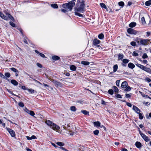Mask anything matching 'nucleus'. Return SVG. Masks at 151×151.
Segmentation results:
<instances>
[{"mask_svg":"<svg viewBox=\"0 0 151 151\" xmlns=\"http://www.w3.org/2000/svg\"><path fill=\"white\" fill-rule=\"evenodd\" d=\"M45 123L49 126H50L53 130L58 131L60 129V127L54 123L50 120L45 121Z\"/></svg>","mask_w":151,"mask_h":151,"instance_id":"f257e3e1","label":"nucleus"},{"mask_svg":"<svg viewBox=\"0 0 151 151\" xmlns=\"http://www.w3.org/2000/svg\"><path fill=\"white\" fill-rule=\"evenodd\" d=\"M75 5V2L73 1H71L68 3H66L63 5V7L64 8H68L69 11H71L72 8Z\"/></svg>","mask_w":151,"mask_h":151,"instance_id":"f03ea898","label":"nucleus"},{"mask_svg":"<svg viewBox=\"0 0 151 151\" xmlns=\"http://www.w3.org/2000/svg\"><path fill=\"white\" fill-rule=\"evenodd\" d=\"M74 9L75 11V15L78 16L80 17H83V15L82 14L80 13H83V12L85 11V9H83V8H80L79 7L78 8L75 7Z\"/></svg>","mask_w":151,"mask_h":151,"instance_id":"7ed1b4c3","label":"nucleus"},{"mask_svg":"<svg viewBox=\"0 0 151 151\" xmlns=\"http://www.w3.org/2000/svg\"><path fill=\"white\" fill-rule=\"evenodd\" d=\"M136 65L141 69L145 71L146 72L151 74V69L149 68H147V67L142 65L139 63H137L136 64Z\"/></svg>","mask_w":151,"mask_h":151,"instance_id":"20e7f679","label":"nucleus"},{"mask_svg":"<svg viewBox=\"0 0 151 151\" xmlns=\"http://www.w3.org/2000/svg\"><path fill=\"white\" fill-rule=\"evenodd\" d=\"M67 127H66L65 126L63 127V128L66 130V133L70 135H73L74 134V132L71 131L70 127L69 125L67 124Z\"/></svg>","mask_w":151,"mask_h":151,"instance_id":"39448f33","label":"nucleus"},{"mask_svg":"<svg viewBox=\"0 0 151 151\" xmlns=\"http://www.w3.org/2000/svg\"><path fill=\"white\" fill-rule=\"evenodd\" d=\"M149 42H150V40L147 39H141L140 40L139 45H147Z\"/></svg>","mask_w":151,"mask_h":151,"instance_id":"423d86ee","label":"nucleus"},{"mask_svg":"<svg viewBox=\"0 0 151 151\" xmlns=\"http://www.w3.org/2000/svg\"><path fill=\"white\" fill-rule=\"evenodd\" d=\"M100 42L101 41L100 40L97 39H95L93 40V44L94 45L98 47H99L100 46L99 45H98V44L100 43Z\"/></svg>","mask_w":151,"mask_h":151,"instance_id":"0eeeda50","label":"nucleus"},{"mask_svg":"<svg viewBox=\"0 0 151 151\" xmlns=\"http://www.w3.org/2000/svg\"><path fill=\"white\" fill-rule=\"evenodd\" d=\"M127 32L130 34H133L135 35L137 33V32L136 31L134 30V29L132 28H129L127 30Z\"/></svg>","mask_w":151,"mask_h":151,"instance_id":"6e6552de","label":"nucleus"},{"mask_svg":"<svg viewBox=\"0 0 151 151\" xmlns=\"http://www.w3.org/2000/svg\"><path fill=\"white\" fill-rule=\"evenodd\" d=\"M6 129L9 132L11 136L14 137L15 136V133L14 131L12 129L9 128H6Z\"/></svg>","mask_w":151,"mask_h":151,"instance_id":"1a4fd4ad","label":"nucleus"},{"mask_svg":"<svg viewBox=\"0 0 151 151\" xmlns=\"http://www.w3.org/2000/svg\"><path fill=\"white\" fill-rule=\"evenodd\" d=\"M141 136L146 142H148L150 140L147 136H146L143 133H141Z\"/></svg>","mask_w":151,"mask_h":151,"instance_id":"9d476101","label":"nucleus"},{"mask_svg":"<svg viewBox=\"0 0 151 151\" xmlns=\"http://www.w3.org/2000/svg\"><path fill=\"white\" fill-rule=\"evenodd\" d=\"M53 83L55 84L56 86H60L61 87L62 86V84L58 81L55 80H54L52 81Z\"/></svg>","mask_w":151,"mask_h":151,"instance_id":"9b49d317","label":"nucleus"},{"mask_svg":"<svg viewBox=\"0 0 151 151\" xmlns=\"http://www.w3.org/2000/svg\"><path fill=\"white\" fill-rule=\"evenodd\" d=\"M132 109L137 114L139 113L141 111L137 107L134 105L133 106Z\"/></svg>","mask_w":151,"mask_h":151,"instance_id":"f8f14e48","label":"nucleus"},{"mask_svg":"<svg viewBox=\"0 0 151 151\" xmlns=\"http://www.w3.org/2000/svg\"><path fill=\"white\" fill-rule=\"evenodd\" d=\"M128 86V83L127 81L123 82L121 84V87L123 88H126Z\"/></svg>","mask_w":151,"mask_h":151,"instance_id":"ddd939ff","label":"nucleus"},{"mask_svg":"<svg viewBox=\"0 0 151 151\" xmlns=\"http://www.w3.org/2000/svg\"><path fill=\"white\" fill-rule=\"evenodd\" d=\"M0 16L4 20H6L7 21L8 20V18L6 16H5L2 12L0 14Z\"/></svg>","mask_w":151,"mask_h":151,"instance_id":"4468645a","label":"nucleus"},{"mask_svg":"<svg viewBox=\"0 0 151 151\" xmlns=\"http://www.w3.org/2000/svg\"><path fill=\"white\" fill-rule=\"evenodd\" d=\"M6 15L7 16V17L11 19L12 21H14V19L13 17L9 13H7L6 14Z\"/></svg>","mask_w":151,"mask_h":151,"instance_id":"2eb2a0df","label":"nucleus"},{"mask_svg":"<svg viewBox=\"0 0 151 151\" xmlns=\"http://www.w3.org/2000/svg\"><path fill=\"white\" fill-rule=\"evenodd\" d=\"M118 68V66L117 64L113 66V70L112 73L115 72L117 70Z\"/></svg>","mask_w":151,"mask_h":151,"instance_id":"dca6fc26","label":"nucleus"},{"mask_svg":"<svg viewBox=\"0 0 151 151\" xmlns=\"http://www.w3.org/2000/svg\"><path fill=\"white\" fill-rule=\"evenodd\" d=\"M94 126L99 127L101 126V123L99 122H93Z\"/></svg>","mask_w":151,"mask_h":151,"instance_id":"f3484780","label":"nucleus"},{"mask_svg":"<svg viewBox=\"0 0 151 151\" xmlns=\"http://www.w3.org/2000/svg\"><path fill=\"white\" fill-rule=\"evenodd\" d=\"M128 67L131 69L134 68L135 66V65L133 63H130L128 64Z\"/></svg>","mask_w":151,"mask_h":151,"instance_id":"a211bd4d","label":"nucleus"},{"mask_svg":"<svg viewBox=\"0 0 151 151\" xmlns=\"http://www.w3.org/2000/svg\"><path fill=\"white\" fill-rule=\"evenodd\" d=\"M135 145L136 147L137 148H140L142 146V145H141V143L140 142H136L135 143Z\"/></svg>","mask_w":151,"mask_h":151,"instance_id":"6ab92c4d","label":"nucleus"},{"mask_svg":"<svg viewBox=\"0 0 151 151\" xmlns=\"http://www.w3.org/2000/svg\"><path fill=\"white\" fill-rule=\"evenodd\" d=\"M11 83L14 86H17L18 84V83L14 80H12L11 81Z\"/></svg>","mask_w":151,"mask_h":151,"instance_id":"aec40b11","label":"nucleus"},{"mask_svg":"<svg viewBox=\"0 0 151 151\" xmlns=\"http://www.w3.org/2000/svg\"><path fill=\"white\" fill-rule=\"evenodd\" d=\"M35 52L37 54L39 55L42 58H45V55L43 54L40 53L37 50H35Z\"/></svg>","mask_w":151,"mask_h":151,"instance_id":"412c9836","label":"nucleus"},{"mask_svg":"<svg viewBox=\"0 0 151 151\" xmlns=\"http://www.w3.org/2000/svg\"><path fill=\"white\" fill-rule=\"evenodd\" d=\"M85 4H84V2H82L80 4L79 7L82 8L83 9H85Z\"/></svg>","mask_w":151,"mask_h":151,"instance_id":"4be33fe9","label":"nucleus"},{"mask_svg":"<svg viewBox=\"0 0 151 151\" xmlns=\"http://www.w3.org/2000/svg\"><path fill=\"white\" fill-rule=\"evenodd\" d=\"M98 38L100 40H102L104 38V35L103 33H100L98 36Z\"/></svg>","mask_w":151,"mask_h":151,"instance_id":"5701e85b","label":"nucleus"},{"mask_svg":"<svg viewBox=\"0 0 151 151\" xmlns=\"http://www.w3.org/2000/svg\"><path fill=\"white\" fill-rule=\"evenodd\" d=\"M70 69L71 70L74 71L76 70V67L75 65H72L70 66Z\"/></svg>","mask_w":151,"mask_h":151,"instance_id":"b1692460","label":"nucleus"},{"mask_svg":"<svg viewBox=\"0 0 151 151\" xmlns=\"http://www.w3.org/2000/svg\"><path fill=\"white\" fill-rule=\"evenodd\" d=\"M136 24L134 22H132L129 25V26L131 27H133L136 26Z\"/></svg>","mask_w":151,"mask_h":151,"instance_id":"393cba45","label":"nucleus"},{"mask_svg":"<svg viewBox=\"0 0 151 151\" xmlns=\"http://www.w3.org/2000/svg\"><path fill=\"white\" fill-rule=\"evenodd\" d=\"M81 64L85 65H89L90 64V63L86 61H82L81 62Z\"/></svg>","mask_w":151,"mask_h":151,"instance_id":"a878e982","label":"nucleus"},{"mask_svg":"<svg viewBox=\"0 0 151 151\" xmlns=\"http://www.w3.org/2000/svg\"><path fill=\"white\" fill-rule=\"evenodd\" d=\"M52 58L53 60H58L60 59V58L59 57L56 55L53 56L52 57Z\"/></svg>","mask_w":151,"mask_h":151,"instance_id":"bb28decb","label":"nucleus"},{"mask_svg":"<svg viewBox=\"0 0 151 151\" xmlns=\"http://www.w3.org/2000/svg\"><path fill=\"white\" fill-rule=\"evenodd\" d=\"M100 5L101 6V7L102 8H104L106 9H107L106 6L103 3H100Z\"/></svg>","mask_w":151,"mask_h":151,"instance_id":"cd10ccee","label":"nucleus"},{"mask_svg":"<svg viewBox=\"0 0 151 151\" xmlns=\"http://www.w3.org/2000/svg\"><path fill=\"white\" fill-rule=\"evenodd\" d=\"M51 6L52 8L55 9L57 8L58 7L57 4H51Z\"/></svg>","mask_w":151,"mask_h":151,"instance_id":"c85d7f7f","label":"nucleus"},{"mask_svg":"<svg viewBox=\"0 0 151 151\" xmlns=\"http://www.w3.org/2000/svg\"><path fill=\"white\" fill-rule=\"evenodd\" d=\"M56 144L60 146H63L64 145V144L63 143L59 142H56Z\"/></svg>","mask_w":151,"mask_h":151,"instance_id":"c756f323","label":"nucleus"},{"mask_svg":"<svg viewBox=\"0 0 151 151\" xmlns=\"http://www.w3.org/2000/svg\"><path fill=\"white\" fill-rule=\"evenodd\" d=\"M131 89L129 86L127 87V88L125 89L124 90V91L125 92H127L128 91H130L131 90Z\"/></svg>","mask_w":151,"mask_h":151,"instance_id":"7c9ffc66","label":"nucleus"},{"mask_svg":"<svg viewBox=\"0 0 151 151\" xmlns=\"http://www.w3.org/2000/svg\"><path fill=\"white\" fill-rule=\"evenodd\" d=\"M129 61V60L126 59H124L122 60V62L126 64Z\"/></svg>","mask_w":151,"mask_h":151,"instance_id":"2f4dec72","label":"nucleus"},{"mask_svg":"<svg viewBox=\"0 0 151 151\" xmlns=\"http://www.w3.org/2000/svg\"><path fill=\"white\" fill-rule=\"evenodd\" d=\"M124 57L123 55L121 54H119L118 55V59L119 60L122 59Z\"/></svg>","mask_w":151,"mask_h":151,"instance_id":"473e14b6","label":"nucleus"},{"mask_svg":"<svg viewBox=\"0 0 151 151\" xmlns=\"http://www.w3.org/2000/svg\"><path fill=\"white\" fill-rule=\"evenodd\" d=\"M70 109L71 111L74 112L76 111V108L75 106H73L70 107Z\"/></svg>","mask_w":151,"mask_h":151,"instance_id":"72a5a7b5","label":"nucleus"},{"mask_svg":"<svg viewBox=\"0 0 151 151\" xmlns=\"http://www.w3.org/2000/svg\"><path fill=\"white\" fill-rule=\"evenodd\" d=\"M113 88L115 93H118V92L119 89L116 86H114Z\"/></svg>","mask_w":151,"mask_h":151,"instance_id":"f704fd0d","label":"nucleus"},{"mask_svg":"<svg viewBox=\"0 0 151 151\" xmlns=\"http://www.w3.org/2000/svg\"><path fill=\"white\" fill-rule=\"evenodd\" d=\"M139 118L140 119H143L144 117V116L143 115V114L141 113H139Z\"/></svg>","mask_w":151,"mask_h":151,"instance_id":"c9c22d12","label":"nucleus"},{"mask_svg":"<svg viewBox=\"0 0 151 151\" xmlns=\"http://www.w3.org/2000/svg\"><path fill=\"white\" fill-rule=\"evenodd\" d=\"M81 112L85 115H86L89 114V112L88 111H87L86 110H82L81 111Z\"/></svg>","mask_w":151,"mask_h":151,"instance_id":"e433bc0d","label":"nucleus"},{"mask_svg":"<svg viewBox=\"0 0 151 151\" xmlns=\"http://www.w3.org/2000/svg\"><path fill=\"white\" fill-rule=\"evenodd\" d=\"M11 70L15 73H18V71L16 68H10Z\"/></svg>","mask_w":151,"mask_h":151,"instance_id":"4c0bfd02","label":"nucleus"},{"mask_svg":"<svg viewBox=\"0 0 151 151\" xmlns=\"http://www.w3.org/2000/svg\"><path fill=\"white\" fill-rule=\"evenodd\" d=\"M93 133L96 135H98L99 133V131L98 130H96L93 131Z\"/></svg>","mask_w":151,"mask_h":151,"instance_id":"58836bf2","label":"nucleus"},{"mask_svg":"<svg viewBox=\"0 0 151 151\" xmlns=\"http://www.w3.org/2000/svg\"><path fill=\"white\" fill-rule=\"evenodd\" d=\"M118 4L120 6H121L122 7H123L124 4V2L123 1L119 2L118 3Z\"/></svg>","mask_w":151,"mask_h":151,"instance_id":"ea45409f","label":"nucleus"},{"mask_svg":"<svg viewBox=\"0 0 151 151\" xmlns=\"http://www.w3.org/2000/svg\"><path fill=\"white\" fill-rule=\"evenodd\" d=\"M141 21L142 24H145L146 23L145 18L144 17L142 18Z\"/></svg>","mask_w":151,"mask_h":151,"instance_id":"a19ab883","label":"nucleus"},{"mask_svg":"<svg viewBox=\"0 0 151 151\" xmlns=\"http://www.w3.org/2000/svg\"><path fill=\"white\" fill-rule=\"evenodd\" d=\"M145 4L146 6H149L151 5V3L150 2V1H148L145 2Z\"/></svg>","mask_w":151,"mask_h":151,"instance_id":"79ce46f5","label":"nucleus"},{"mask_svg":"<svg viewBox=\"0 0 151 151\" xmlns=\"http://www.w3.org/2000/svg\"><path fill=\"white\" fill-rule=\"evenodd\" d=\"M5 76L7 78H9L10 76V74L9 73H6L5 74Z\"/></svg>","mask_w":151,"mask_h":151,"instance_id":"37998d69","label":"nucleus"},{"mask_svg":"<svg viewBox=\"0 0 151 151\" xmlns=\"http://www.w3.org/2000/svg\"><path fill=\"white\" fill-rule=\"evenodd\" d=\"M108 93L111 95H113L114 93L113 90L111 89H109L108 91Z\"/></svg>","mask_w":151,"mask_h":151,"instance_id":"c03bdc74","label":"nucleus"},{"mask_svg":"<svg viewBox=\"0 0 151 151\" xmlns=\"http://www.w3.org/2000/svg\"><path fill=\"white\" fill-rule=\"evenodd\" d=\"M29 114L31 116H34L35 115V113L33 111L31 110Z\"/></svg>","mask_w":151,"mask_h":151,"instance_id":"a18cd8bd","label":"nucleus"},{"mask_svg":"<svg viewBox=\"0 0 151 151\" xmlns=\"http://www.w3.org/2000/svg\"><path fill=\"white\" fill-rule=\"evenodd\" d=\"M27 90L29 93H34L35 91L34 90L32 89H27Z\"/></svg>","mask_w":151,"mask_h":151,"instance_id":"49530a36","label":"nucleus"},{"mask_svg":"<svg viewBox=\"0 0 151 151\" xmlns=\"http://www.w3.org/2000/svg\"><path fill=\"white\" fill-rule=\"evenodd\" d=\"M19 106L21 107H23L24 106V103L22 102H20L18 104Z\"/></svg>","mask_w":151,"mask_h":151,"instance_id":"de8ad7c7","label":"nucleus"},{"mask_svg":"<svg viewBox=\"0 0 151 151\" xmlns=\"http://www.w3.org/2000/svg\"><path fill=\"white\" fill-rule=\"evenodd\" d=\"M131 93H127L125 94V97L127 98H130L131 96Z\"/></svg>","mask_w":151,"mask_h":151,"instance_id":"09e8293b","label":"nucleus"},{"mask_svg":"<svg viewBox=\"0 0 151 151\" xmlns=\"http://www.w3.org/2000/svg\"><path fill=\"white\" fill-rule=\"evenodd\" d=\"M142 57L143 59H145L148 58V56L146 53H145L143 55Z\"/></svg>","mask_w":151,"mask_h":151,"instance_id":"8fccbe9b","label":"nucleus"},{"mask_svg":"<svg viewBox=\"0 0 151 151\" xmlns=\"http://www.w3.org/2000/svg\"><path fill=\"white\" fill-rule=\"evenodd\" d=\"M0 77L3 78L5 79L6 78V80H8V79L7 78H6L5 77V76L2 73H1L0 72Z\"/></svg>","mask_w":151,"mask_h":151,"instance_id":"3c124183","label":"nucleus"},{"mask_svg":"<svg viewBox=\"0 0 151 151\" xmlns=\"http://www.w3.org/2000/svg\"><path fill=\"white\" fill-rule=\"evenodd\" d=\"M130 44L131 45L133 46H135L136 45V43L134 41H132L131 42Z\"/></svg>","mask_w":151,"mask_h":151,"instance_id":"603ef678","label":"nucleus"},{"mask_svg":"<svg viewBox=\"0 0 151 151\" xmlns=\"http://www.w3.org/2000/svg\"><path fill=\"white\" fill-rule=\"evenodd\" d=\"M132 55L134 56H137L138 55V54L135 51H134L132 53Z\"/></svg>","mask_w":151,"mask_h":151,"instance_id":"864d4df0","label":"nucleus"},{"mask_svg":"<svg viewBox=\"0 0 151 151\" xmlns=\"http://www.w3.org/2000/svg\"><path fill=\"white\" fill-rule=\"evenodd\" d=\"M145 81H147L148 82H151V80L150 78H149L148 77L146 78H145Z\"/></svg>","mask_w":151,"mask_h":151,"instance_id":"5fc2aeb1","label":"nucleus"},{"mask_svg":"<svg viewBox=\"0 0 151 151\" xmlns=\"http://www.w3.org/2000/svg\"><path fill=\"white\" fill-rule=\"evenodd\" d=\"M120 81V80H118L116 81V85L118 86H119Z\"/></svg>","mask_w":151,"mask_h":151,"instance_id":"6e6d98bb","label":"nucleus"},{"mask_svg":"<svg viewBox=\"0 0 151 151\" xmlns=\"http://www.w3.org/2000/svg\"><path fill=\"white\" fill-rule=\"evenodd\" d=\"M115 96L117 98H118L121 99L122 98L120 94H116L115 95Z\"/></svg>","mask_w":151,"mask_h":151,"instance_id":"4d7b16f0","label":"nucleus"},{"mask_svg":"<svg viewBox=\"0 0 151 151\" xmlns=\"http://www.w3.org/2000/svg\"><path fill=\"white\" fill-rule=\"evenodd\" d=\"M30 111L31 110H29L28 109H27V108H26L24 109V111H25V112H26V113H27L28 114H29V112H30Z\"/></svg>","mask_w":151,"mask_h":151,"instance_id":"13d9d810","label":"nucleus"},{"mask_svg":"<svg viewBox=\"0 0 151 151\" xmlns=\"http://www.w3.org/2000/svg\"><path fill=\"white\" fill-rule=\"evenodd\" d=\"M10 24L11 26L13 27H14L15 26V24L13 22H10Z\"/></svg>","mask_w":151,"mask_h":151,"instance_id":"bf43d9fd","label":"nucleus"},{"mask_svg":"<svg viewBox=\"0 0 151 151\" xmlns=\"http://www.w3.org/2000/svg\"><path fill=\"white\" fill-rule=\"evenodd\" d=\"M126 105L128 106L131 107L132 106V104L130 103L127 102L126 103Z\"/></svg>","mask_w":151,"mask_h":151,"instance_id":"052dcab7","label":"nucleus"},{"mask_svg":"<svg viewBox=\"0 0 151 151\" xmlns=\"http://www.w3.org/2000/svg\"><path fill=\"white\" fill-rule=\"evenodd\" d=\"M142 62L144 64H147V61L146 60H144L142 61Z\"/></svg>","mask_w":151,"mask_h":151,"instance_id":"680f3d73","label":"nucleus"},{"mask_svg":"<svg viewBox=\"0 0 151 151\" xmlns=\"http://www.w3.org/2000/svg\"><path fill=\"white\" fill-rule=\"evenodd\" d=\"M37 65L38 67L40 68H42V65L40 63H37Z\"/></svg>","mask_w":151,"mask_h":151,"instance_id":"e2e57ef3","label":"nucleus"},{"mask_svg":"<svg viewBox=\"0 0 151 151\" xmlns=\"http://www.w3.org/2000/svg\"><path fill=\"white\" fill-rule=\"evenodd\" d=\"M31 137V139H35L36 138V137L35 135H32Z\"/></svg>","mask_w":151,"mask_h":151,"instance_id":"0e129e2a","label":"nucleus"},{"mask_svg":"<svg viewBox=\"0 0 151 151\" xmlns=\"http://www.w3.org/2000/svg\"><path fill=\"white\" fill-rule=\"evenodd\" d=\"M61 12H64V13H66V12H67V11L66 10V9H62L61 10Z\"/></svg>","mask_w":151,"mask_h":151,"instance_id":"69168bd1","label":"nucleus"},{"mask_svg":"<svg viewBox=\"0 0 151 151\" xmlns=\"http://www.w3.org/2000/svg\"><path fill=\"white\" fill-rule=\"evenodd\" d=\"M147 36L148 37L151 34L150 32H147Z\"/></svg>","mask_w":151,"mask_h":151,"instance_id":"338daca9","label":"nucleus"},{"mask_svg":"<svg viewBox=\"0 0 151 151\" xmlns=\"http://www.w3.org/2000/svg\"><path fill=\"white\" fill-rule=\"evenodd\" d=\"M6 90H7V91L9 93H11V94H12L14 95V94H13V93H12V91H10V90H9L8 89H6Z\"/></svg>","mask_w":151,"mask_h":151,"instance_id":"774afa93","label":"nucleus"}]
</instances>
